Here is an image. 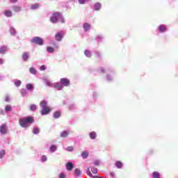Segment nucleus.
I'll list each match as a JSON object with an SVG mask.
<instances>
[{"label":"nucleus","instance_id":"32","mask_svg":"<svg viewBox=\"0 0 178 178\" xmlns=\"http://www.w3.org/2000/svg\"><path fill=\"white\" fill-rule=\"evenodd\" d=\"M47 52H50L51 54H52V52H54V51H55V49H54V47H48L47 48Z\"/></svg>","mask_w":178,"mask_h":178},{"label":"nucleus","instance_id":"42","mask_svg":"<svg viewBox=\"0 0 178 178\" xmlns=\"http://www.w3.org/2000/svg\"><path fill=\"white\" fill-rule=\"evenodd\" d=\"M88 176H90V177H94V176H92V174L91 173V171H90V170H88Z\"/></svg>","mask_w":178,"mask_h":178},{"label":"nucleus","instance_id":"45","mask_svg":"<svg viewBox=\"0 0 178 178\" xmlns=\"http://www.w3.org/2000/svg\"><path fill=\"white\" fill-rule=\"evenodd\" d=\"M95 165L96 166H98V165H99V161H96L95 162Z\"/></svg>","mask_w":178,"mask_h":178},{"label":"nucleus","instance_id":"12","mask_svg":"<svg viewBox=\"0 0 178 178\" xmlns=\"http://www.w3.org/2000/svg\"><path fill=\"white\" fill-rule=\"evenodd\" d=\"M84 31H88L90 30V28L91 27V25L88 23H85L83 25Z\"/></svg>","mask_w":178,"mask_h":178},{"label":"nucleus","instance_id":"5","mask_svg":"<svg viewBox=\"0 0 178 178\" xmlns=\"http://www.w3.org/2000/svg\"><path fill=\"white\" fill-rule=\"evenodd\" d=\"M63 35H65V33H63V31H60L57 33L55 35V38L56 41H62V38H63Z\"/></svg>","mask_w":178,"mask_h":178},{"label":"nucleus","instance_id":"24","mask_svg":"<svg viewBox=\"0 0 178 178\" xmlns=\"http://www.w3.org/2000/svg\"><path fill=\"white\" fill-rule=\"evenodd\" d=\"M82 158L83 159H87V158H88V152H82Z\"/></svg>","mask_w":178,"mask_h":178},{"label":"nucleus","instance_id":"31","mask_svg":"<svg viewBox=\"0 0 178 178\" xmlns=\"http://www.w3.org/2000/svg\"><path fill=\"white\" fill-rule=\"evenodd\" d=\"M40 133V129L39 128H33V134H38Z\"/></svg>","mask_w":178,"mask_h":178},{"label":"nucleus","instance_id":"3","mask_svg":"<svg viewBox=\"0 0 178 178\" xmlns=\"http://www.w3.org/2000/svg\"><path fill=\"white\" fill-rule=\"evenodd\" d=\"M31 42L32 44H35L36 45H43L44 44V40H42V38H40V37H35L33 38L31 40Z\"/></svg>","mask_w":178,"mask_h":178},{"label":"nucleus","instance_id":"18","mask_svg":"<svg viewBox=\"0 0 178 178\" xmlns=\"http://www.w3.org/2000/svg\"><path fill=\"white\" fill-rule=\"evenodd\" d=\"M90 138L92 140H95V138H97V133H95V131H92V132L90 134Z\"/></svg>","mask_w":178,"mask_h":178},{"label":"nucleus","instance_id":"6","mask_svg":"<svg viewBox=\"0 0 178 178\" xmlns=\"http://www.w3.org/2000/svg\"><path fill=\"white\" fill-rule=\"evenodd\" d=\"M49 112H51V108H49V107L43 108L40 111V113H41L42 116H44L45 115H49Z\"/></svg>","mask_w":178,"mask_h":178},{"label":"nucleus","instance_id":"44","mask_svg":"<svg viewBox=\"0 0 178 178\" xmlns=\"http://www.w3.org/2000/svg\"><path fill=\"white\" fill-rule=\"evenodd\" d=\"M10 2H11V3H16V2H17V0H10Z\"/></svg>","mask_w":178,"mask_h":178},{"label":"nucleus","instance_id":"27","mask_svg":"<svg viewBox=\"0 0 178 178\" xmlns=\"http://www.w3.org/2000/svg\"><path fill=\"white\" fill-rule=\"evenodd\" d=\"M21 85L22 81L20 80H17L15 81V86H16V87H20Z\"/></svg>","mask_w":178,"mask_h":178},{"label":"nucleus","instance_id":"20","mask_svg":"<svg viewBox=\"0 0 178 178\" xmlns=\"http://www.w3.org/2000/svg\"><path fill=\"white\" fill-rule=\"evenodd\" d=\"M115 166L118 168V169H122V167L123 166V163H122L120 161H116Z\"/></svg>","mask_w":178,"mask_h":178},{"label":"nucleus","instance_id":"39","mask_svg":"<svg viewBox=\"0 0 178 178\" xmlns=\"http://www.w3.org/2000/svg\"><path fill=\"white\" fill-rule=\"evenodd\" d=\"M67 151H70L72 152L73 151V149H74V148L73 147V146H69L66 148Z\"/></svg>","mask_w":178,"mask_h":178},{"label":"nucleus","instance_id":"21","mask_svg":"<svg viewBox=\"0 0 178 178\" xmlns=\"http://www.w3.org/2000/svg\"><path fill=\"white\" fill-rule=\"evenodd\" d=\"M22 58L24 60H29V53L24 52L22 55Z\"/></svg>","mask_w":178,"mask_h":178},{"label":"nucleus","instance_id":"41","mask_svg":"<svg viewBox=\"0 0 178 178\" xmlns=\"http://www.w3.org/2000/svg\"><path fill=\"white\" fill-rule=\"evenodd\" d=\"M65 177H66V175H65V174H63V173L60 174L59 178H65Z\"/></svg>","mask_w":178,"mask_h":178},{"label":"nucleus","instance_id":"8","mask_svg":"<svg viewBox=\"0 0 178 178\" xmlns=\"http://www.w3.org/2000/svg\"><path fill=\"white\" fill-rule=\"evenodd\" d=\"M65 166H66V169H67V170H68V172H72V170H73V168H74V165H73L70 162L67 163Z\"/></svg>","mask_w":178,"mask_h":178},{"label":"nucleus","instance_id":"14","mask_svg":"<svg viewBox=\"0 0 178 178\" xmlns=\"http://www.w3.org/2000/svg\"><path fill=\"white\" fill-rule=\"evenodd\" d=\"M70 134V132H69L67 131H63L60 134V137H62L63 138H65L67 137V136H69Z\"/></svg>","mask_w":178,"mask_h":178},{"label":"nucleus","instance_id":"43","mask_svg":"<svg viewBox=\"0 0 178 178\" xmlns=\"http://www.w3.org/2000/svg\"><path fill=\"white\" fill-rule=\"evenodd\" d=\"M45 69H47V67H45V65H42L40 67V70H45Z\"/></svg>","mask_w":178,"mask_h":178},{"label":"nucleus","instance_id":"48","mask_svg":"<svg viewBox=\"0 0 178 178\" xmlns=\"http://www.w3.org/2000/svg\"><path fill=\"white\" fill-rule=\"evenodd\" d=\"M92 178H102V177L93 176Z\"/></svg>","mask_w":178,"mask_h":178},{"label":"nucleus","instance_id":"16","mask_svg":"<svg viewBox=\"0 0 178 178\" xmlns=\"http://www.w3.org/2000/svg\"><path fill=\"white\" fill-rule=\"evenodd\" d=\"M6 51H7L6 46H1L0 47V54H6Z\"/></svg>","mask_w":178,"mask_h":178},{"label":"nucleus","instance_id":"26","mask_svg":"<svg viewBox=\"0 0 178 178\" xmlns=\"http://www.w3.org/2000/svg\"><path fill=\"white\" fill-rule=\"evenodd\" d=\"M29 72H30V73H31V74H35V73H37V71L35 70V68H34V67H30Z\"/></svg>","mask_w":178,"mask_h":178},{"label":"nucleus","instance_id":"38","mask_svg":"<svg viewBox=\"0 0 178 178\" xmlns=\"http://www.w3.org/2000/svg\"><path fill=\"white\" fill-rule=\"evenodd\" d=\"M47 159H48L47 158V156H45V155L42 156V157H41L42 162H47Z\"/></svg>","mask_w":178,"mask_h":178},{"label":"nucleus","instance_id":"13","mask_svg":"<svg viewBox=\"0 0 178 178\" xmlns=\"http://www.w3.org/2000/svg\"><path fill=\"white\" fill-rule=\"evenodd\" d=\"M159 30L160 33H165L166 31V26L161 24L159 26Z\"/></svg>","mask_w":178,"mask_h":178},{"label":"nucleus","instance_id":"46","mask_svg":"<svg viewBox=\"0 0 178 178\" xmlns=\"http://www.w3.org/2000/svg\"><path fill=\"white\" fill-rule=\"evenodd\" d=\"M0 65H3V59L0 58Z\"/></svg>","mask_w":178,"mask_h":178},{"label":"nucleus","instance_id":"49","mask_svg":"<svg viewBox=\"0 0 178 178\" xmlns=\"http://www.w3.org/2000/svg\"><path fill=\"white\" fill-rule=\"evenodd\" d=\"M47 86H51V82H47Z\"/></svg>","mask_w":178,"mask_h":178},{"label":"nucleus","instance_id":"17","mask_svg":"<svg viewBox=\"0 0 178 178\" xmlns=\"http://www.w3.org/2000/svg\"><path fill=\"white\" fill-rule=\"evenodd\" d=\"M40 107H41L42 108H48V107H49V106H47V102H46L45 100L42 101V102H40Z\"/></svg>","mask_w":178,"mask_h":178},{"label":"nucleus","instance_id":"28","mask_svg":"<svg viewBox=\"0 0 178 178\" xmlns=\"http://www.w3.org/2000/svg\"><path fill=\"white\" fill-rule=\"evenodd\" d=\"M30 111H37V106L35 104H31L30 106Z\"/></svg>","mask_w":178,"mask_h":178},{"label":"nucleus","instance_id":"15","mask_svg":"<svg viewBox=\"0 0 178 178\" xmlns=\"http://www.w3.org/2000/svg\"><path fill=\"white\" fill-rule=\"evenodd\" d=\"M4 15L6 16V17H12V11L9 10H6L4 11Z\"/></svg>","mask_w":178,"mask_h":178},{"label":"nucleus","instance_id":"33","mask_svg":"<svg viewBox=\"0 0 178 178\" xmlns=\"http://www.w3.org/2000/svg\"><path fill=\"white\" fill-rule=\"evenodd\" d=\"M50 151L51 152H55V151H56V147L54 145H52L51 147H50Z\"/></svg>","mask_w":178,"mask_h":178},{"label":"nucleus","instance_id":"11","mask_svg":"<svg viewBox=\"0 0 178 178\" xmlns=\"http://www.w3.org/2000/svg\"><path fill=\"white\" fill-rule=\"evenodd\" d=\"M60 115H62V113L59 111H55L54 113V119H59V118H60Z\"/></svg>","mask_w":178,"mask_h":178},{"label":"nucleus","instance_id":"50","mask_svg":"<svg viewBox=\"0 0 178 178\" xmlns=\"http://www.w3.org/2000/svg\"><path fill=\"white\" fill-rule=\"evenodd\" d=\"M102 73H104L105 72V70L102 69Z\"/></svg>","mask_w":178,"mask_h":178},{"label":"nucleus","instance_id":"23","mask_svg":"<svg viewBox=\"0 0 178 178\" xmlns=\"http://www.w3.org/2000/svg\"><path fill=\"white\" fill-rule=\"evenodd\" d=\"M26 90H33L34 88V86H33V85L31 83H28L26 86Z\"/></svg>","mask_w":178,"mask_h":178},{"label":"nucleus","instance_id":"47","mask_svg":"<svg viewBox=\"0 0 178 178\" xmlns=\"http://www.w3.org/2000/svg\"><path fill=\"white\" fill-rule=\"evenodd\" d=\"M22 93L24 92V94H26V90L24 89H22V91H21Z\"/></svg>","mask_w":178,"mask_h":178},{"label":"nucleus","instance_id":"36","mask_svg":"<svg viewBox=\"0 0 178 178\" xmlns=\"http://www.w3.org/2000/svg\"><path fill=\"white\" fill-rule=\"evenodd\" d=\"M91 171L94 175H97V173H98V170H97L95 168H91Z\"/></svg>","mask_w":178,"mask_h":178},{"label":"nucleus","instance_id":"25","mask_svg":"<svg viewBox=\"0 0 178 178\" xmlns=\"http://www.w3.org/2000/svg\"><path fill=\"white\" fill-rule=\"evenodd\" d=\"M74 173L76 176H80L81 175V171L79 168H76L74 170Z\"/></svg>","mask_w":178,"mask_h":178},{"label":"nucleus","instance_id":"34","mask_svg":"<svg viewBox=\"0 0 178 178\" xmlns=\"http://www.w3.org/2000/svg\"><path fill=\"white\" fill-rule=\"evenodd\" d=\"M5 150L0 151V159H2L3 158V156H5Z\"/></svg>","mask_w":178,"mask_h":178},{"label":"nucleus","instance_id":"4","mask_svg":"<svg viewBox=\"0 0 178 178\" xmlns=\"http://www.w3.org/2000/svg\"><path fill=\"white\" fill-rule=\"evenodd\" d=\"M61 85L64 86V87H69L70 86V80L67 78H62L60 80Z\"/></svg>","mask_w":178,"mask_h":178},{"label":"nucleus","instance_id":"10","mask_svg":"<svg viewBox=\"0 0 178 178\" xmlns=\"http://www.w3.org/2000/svg\"><path fill=\"white\" fill-rule=\"evenodd\" d=\"M13 10L17 13L19 12H22V7L19 6H14L13 7Z\"/></svg>","mask_w":178,"mask_h":178},{"label":"nucleus","instance_id":"52","mask_svg":"<svg viewBox=\"0 0 178 178\" xmlns=\"http://www.w3.org/2000/svg\"><path fill=\"white\" fill-rule=\"evenodd\" d=\"M71 1H74V0H71Z\"/></svg>","mask_w":178,"mask_h":178},{"label":"nucleus","instance_id":"2","mask_svg":"<svg viewBox=\"0 0 178 178\" xmlns=\"http://www.w3.org/2000/svg\"><path fill=\"white\" fill-rule=\"evenodd\" d=\"M58 20H60L61 23H65V19L62 16V13L59 12H56L50 17V21L51 22V23H58Z\"/></svg>","mask_w":178,"mask_h":178},{"label":"nucleus","instance_id":"19","mask_svg":"<svg viewBox=\"0 0 178 178\" xmlns=\"http://www.w3.org/2000/svg\"><path fill=\"white\" fill-rule=\"evenodd\" d=\"M39 8H40V4L38 3L33 4L31 6V9H32L33 10H35V9H38Z\"/></svg>","mask_w":178,"mask_h":178},{"label":"nucleus","instance_id":"40","mask_svg":"<svg viewBox=\"0 0 178 178\" xmlns=\"http://www.w3.org/2000/svg\"><path fill=\"white\" fill-rule=\"evenodd\" d=\"M79 3L81 5H83V4L86 3V0H79Z\"/></svg>","mask_w":178,"mask_h":178},{"label":"nucleus","instance_id":"37","mask_svg":"<svg viewBox=\"0 0 178 178\" xmlns=\"http://www.w3.org/2000/svg\"><path fill=\"white\" fill-rule=\"evenodd\" d=\"M10 33L12 34V35H15V34H16V31L15 30V29L11 28L10 29Z\"/></svg>","mask_w":178,"mask_h":178},{"label":"nucleus","instance_id":"9","mask_svg":"<svg viewBox=\"0 0 178 178\" xmlns=\"http://www.w3.org/2000/svg\"><path fill=\"white\" fill-rule=\"evenodd\" d=\"M54 88H56L58 90V91H60L61 90H63V85L59 83H54Z\"/></svg>","mask_w":178,"mask_h":178},{"label":"nucleus","instance_id":"29","mask_svg":"<svg viewBox=\"0 0 178 178\" xmlns=\"http://www.w3.org/2000/svg\"><path fill=\"white\" fill-rule=\"evenodd\" d=\"M153 178H159L160 175L158 172H154L152 174Z\"/></svg>","mask_w":178,"mask_h":178},{"label":"nucleus","instance_id":"1","mask_svg":"<svg viewBox=\"0 0 178 178\" xmlns=\"http://www.w3.org/2000/svg\"><path fill=\"white\" fill-rule=\"evenodd\" d=\"M19 123L21 127H28L29 125L27 124H31V123H34V118L28 116L24 118H21L19 120Z\"/></svg>","mask_w":178,"mask_h":178},{"label":"nucleus","instance_id":"35","mask_svg":"<svg viewBox=\"0 0 178 178\" xmlns=\"http://www.w3.org/2000/svg\"><path fill=\"white\" fill-rule=\"evenodd\" d=\"M6 112H10V111H12V106H6L5 108Z\"/></svg>","mask_w":178,"mask_h":178},{"label":"nucleus","instance_id":"7","mask_svg":"<svg viewBox=\"0 0 178 178\" xmlns=\"http://www.w3.org/2000/svg\"><path fill=\"white\" fill-rule=\"evenodd\" d=\"M8 131V127L6 126V124H1V126H0V133H1V134H6Z\"/></svg>","mask_w":178,"mask_h":178},{"label":"nucleus","instance_id":"51","mask_svg":"<svg viewBox=\"0 0 178 178\" xmlns=\"http://www.w3.org/2000/svg\"><path fill=\"white\" fill-rule=\"evenodd\" d=\"M6 101H9V99L7 97L6 99Z\"/></svg>","mask_w":178,"mask_h":178},{"label":"nucleus","instance_id":"22","mask_svg":"<svg viewBox=\"0 0 178 178\" xmlns=\"http://www.w3.org/2000/svg\"><path fill=\"white\" fill-rule=\"evenodd\" d=\"M95 10H99L101 9V3H96L95 4Z\"/></svg>","mask_w":178,"mask_h":178},{"label":"nucleus","instance_id":"30","mask_svg":"<svg viewBox=\"0 0 178 178\" xmlns=\"http://www.w3.org/2000/svg\"><path fill=\"white\" fill-rule=\"evenodd\" d=\"M84 54L86 56H88V58H91V52L90 51L86 50Z\"/></svg>","mask_w":178,"mask_h":178}]
</instances>
